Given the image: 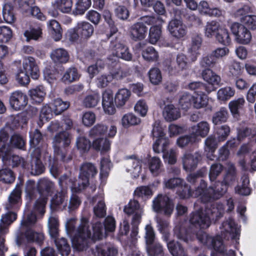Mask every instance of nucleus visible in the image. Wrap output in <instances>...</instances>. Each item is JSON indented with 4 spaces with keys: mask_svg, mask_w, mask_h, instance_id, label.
<instances>
[{
    "mask_svg": "<svg viewBox=\"0 0 256 256\" xmlns=\"http://www.w3.org/2000/svg\"><path fill=\"white\" fill-rule=\"evenodd\" d=\"M202 75L203 79L212 85H217L220 82V78L209 68L204 70Z\"/></svg>",
    "mask_w": 256,
    "mask_h": 256,
    "instance_id": "nucleus-38",
    "label": "nucleus"
},
{
    "mask_svg": "<svg viewBox=\"0 0 256 256\" xmlns=\"http://www.w3.org/2000/svg\"><path fill=\"white\" fill-rule=\"evenodd\" d=\"M228 185L224 181L216 182L214 188L210 186L208 188L204 194L200 197L202 202L206 204L220 198L226 192Z\"/></svg>",
    "mask_w": 256,
    "mask_h": 256,
    "instance_id": "nucleus-6",
    "label": "nucleus"
},
{
    "mask_svg": "<svg viewBox=\"0 0 256 256\" xmlns=\"http://www.w3.org/2000/svg\"><path fill=\"white\" fill-rule=\"evenodd\" d=\"M242 184L238 186L236 188V191L237 193L242 196H248L250 193V190L248 186L250 182L248 175L244 174L242 177Z\"/></svg>",
    "mask_w": 256,
    "mask_h": 256,
    "instance_id": "nucleus-49",
    "label": "nucleus"
},
{
    "mask_svg": "<svg viewBox=\"0 0 256 256\" xmlns=\"http://www.w3.org/2000/svg\"><path fill=\"white\" fill-rule=\"evenodd\" d=\"M100 100V96L98 94L88 95L84 98L83 104L86 108H94L98 104Z\"/></svg>",
    "mask_w": 256,
    "mask_h": 256,
    "instance_id": "nucleus-60",
    "label": "nucleus"
},
{
    "mask_svg": "<svg viewBox=\"0 0 256 256\" xmlns=\"http://www.w3.org/2000/svg\"><path fill=\"white\" fill-rule=\"evenodd\" d=\"M54 4L62 12L68 13L72 10V0H56Z\"/></svg>",
    "mask_w": 256,
    "mask_h": 256,
    "instance_id": "nucleus-64",
    "label": "nucleus"
},
{
    "mask_svg": "<svg viewBox=\"0 0 256 256\" xmlns=\"http://www.w3.org/2000/svg\"><path fill=\"white\" fill-rule=\"evenodd\" d=\"M70 143V138L68 132L63 131L57 134L53 138L54 152H56V149L65 148Z\"/></svg>",
    "mask_w": 256,
    "mask_h": 256,
    "instance_id": "nucleus-18",
    "label": "nucleus"
},
{
    "mask_svg": "<svg viewBox=\"0 0 256 256\" xmlns=\"http://www.w3.org/2000/svg\"><path fill=\"white\" fill-rule=\"evenodd\" d=\"M36 188L40 196H48L54 192L55 186L52 182L48 178H43L38 182Z\"/></svg>",
    "mask_w": 256,
    "mask_h": 256,
    "instance_id": "nucleus-21",
    "label": "nucleus"
},
{
    "mask_svg": "<svg viewBox=\"0 0 256 256\" xmlns=\"http://www.w3.org/2000/svg\"><path fill=\"white\" fill-rule=\"evenodd\" d=\"M196 236L198 242L208 248H213L216 251L222 254L224 256L228 253V250L225 249L222 238L220 236L212 238L202 230H200L196 232Z\"/></svg>",
    "mask_w": 256,
    "mask_h": 256,
    "instance_id": "nucleus-3",
    "label": "nucleus"
},
{
    "mask_svg": "<svg viewBox=\"0 0 256 256\" xmlns=\"http://www.w3.org/2000/svg\"><path fill=\"white\" fill-rule=\"evenodd\" d=\"M229 114L226 108H221L216 112L212 117V122L214 124L218 125L227 121Z\"/></svg>",
    "mask_w": 256,
    "mask_h": 256,
    "instance_id": "nucleus-36",
    "label": "nucleus"
},
{
    "mask_svg": "<svg viewBox=\"0 0 256 256\" xmlns=\"http://www.w3.org/2000/svg\"><path fill=\"white\" fill-rule=\"evenodd\" d=\"M40 150L38 148L36 149L31 154L30 172L32 175H40L44 170V167L40 158Z\"/></svg>",
    "mask_w": 256,
    "mask_h": 256,
    "instance_id": "nucleus-12",
    "label": "nucleus"
},
{
    "mask_svg": "<svg viewBox=\"0 0 256 256\" xmlns=\"http://www.w3.org/2000/svg\"><path fill=\"white\" fill-rule=\"evenodd\" d=\"M12 156V149L8 144H3L0 146V158L4 164L10 162Z\"/></svg>",
    "mask_w": 256,
    "mask_h": 256,
    "instance_id": "nucleus-53",
    "label": "nucleus"
},
{
    "mask_svg": "<svg viewBox=\"0 0 256 256\" xmlns=\"http://www.w3.org/2000/svg\"><path fill=\"white\" fill-rule=\"evenodd\" d=\"M2 15L4 21L11 24L16 20L14 7L10 4H5L2 8Z\"/></svg>",
    "mask_w": 256,
    "mask_h": 256,
    "instance_id": "nucleus-48",
    "label": "nucleus"
},
{
    "mask_svg": "<svg viewBox=\"0 0 256 256\" xmlns=\"http://www.w3.org/2000/svg\"><path fill=\"white\" fill-rule=\"evenodd\" d=\"M76 27L80 36L84 38H90L94 31L93 26L88 22H79Z\"/></svg>",
    "mask_w": 256,
    "mask_h": 256,
    "instance_id": "nucleus-30",
    "label": "nucleus"
},
{
    "mask_svg": "<svg viewBox=\"0 0 256 256\" xmlns=\"http://www.w3.org/2000/svg\"><path fill=\"white\" fill-rule=\"evenodd\" d=\"M50 57L54 62L56 64L66 63L69 60L68 52L62 48L54 50L50 54Z\"/></svg>",
    "mask_w": 256,
    "mask_h": 256,
    "instance_id": "nucleus-27",
    "label": "nucleus"
},
{
    "mask_svg": "<svg viewBox=\"0 0 256 256\" xmlns=\"http://www.w3.org/2000/svg\"><path fill=\"white\" fill-rule=\"evenodd\" d=\"M54 241L60 254L63 256H68L70 252V246L66 240L62 238L55 240Z\"/></svg>",
    "mask_w": 256,
    "mask_h": 256,
    "instance_id": "nucleus-54",
    "label": "nucleus"
},
{
    "mask_svg": "<svg viewBox=\"0 0 256 256\" xmlns=\"http://www.w3.org/2000/svg\"><path fill=\"white\" fill-rule=\"evenodd\" d=\"M230 129L228 126L224 124L216 128L217 139L219 142L224 141L229 136Z\"/></svg>",
    "mask_w": 256,
    "mask_h": 256,
    "instance_id": "nucleus-58",
    "label": "nucleus"
},
{
    "mask_svg": "<svg viewBox=\"0 0 256 256\" xmlns=\"http://www.w3.org/2000/svg\"><path fill=\"white\" fill-rule=\"evenodd\" d=\"M69 106L68 102H64L60 98H56L54 101L52 110L56 115H58L66 110Z\"/></svg>",
    "mask_w": 256,
    "mask_h": 256,
    "instance_id": "nucleus-51",
    "label": "nucleus"
},
{
    "mask_svg": "<svg viewBox=\"0 0 256 256\" xmlns=\"http://www.w3.org/2000/svg\"><path fill=\"white\" fill-rule=\"evenodd\" d=\"M235 90L230 86H226L220 88L217 92V98L218 100L225 102L232 97Z\"/></svg>",
    "mask_w": 256,
    "mask_h": 256,
    "instance_id": "nucleus-46",
    "label": "nucleus"
},
{
    "mask_svg": "<svg viewBox=\"0 0 256 256\" xmlns=\"http://www.w3.org/2000/svg\"><path fill=\"white\" fill-rule=\"evenodd\" d=\"M147 31V27L142 22H138L130 28V37L134 41L142 40L146 38Z\"/></svg>",
    "mask_w": 256,
    "mask_h": 256,
    "instance_id": "nucleus-15",
    "label": "nucleus"
},
{
    "mask_svg": "<svg viewBox=\"0 0 256 256\" xmlns=\"http://www.w3.org/2000/svg\"><path fill=\"white\" fill-rule=\"evenodd\" d=\"M220 230L221 236L224 238L232 239L238 244L240 233V226L232 219L230 218L224 221L220 226Z\"/></svg>",
    "mask_w": 256,
    "mask_h": 256,
    "instance_id": "nucleus-4",
    "label": "nucleus"
},
{
    "mask_svg": "<svg viewBox=\"0 0 256 256\" xmlns=\"http://www.w3.org/2000/svg\"><path fill=\"white\" fill-rule=\"evenodd\" d=\"M205 152L213 153L218 147V140L214 136H208L204 141Z\"/></svg>",
    "mask_w": 256,
    "mask_h": 256,
    "instance_id": "nucleus-62",
    "label": "nucleus"
},
{
    "mask_svg": "<svg viewBox=\"0 0 256 256\" xmlns=\"http://www.w3.org/2000/svg\"><path fill=\"white\" fill-rule=\"evenodd\" d=\"M210 130V124L206 121H202L192 127V132L198 140V136L205 138Z\"/></svg>",
    "mask_w": 256,
    "mask_h": 256,
    "instance_id": "nucleus-23",
    "label": "nucleus"
},
{
    "mask_svg": "<svg viewBox=\"0 0 256 256\" xmlns=\"http://www.w3.org/2000/svg\"><path fill=\"white\" fill-rule=\"evenodd\" d=\"M8 164L12 168L20 166L23 169H29L28 162L24 158L16 154L12 155Z\"/></svg>",
    "mask_w": 256,
    "mask_h": 256,
    "instance_id": "nucleus-50",
    "label": "nucleus"
},
{
    "mask_svg": "<svg viewBox=\"0 0 256 256\" xmlns=\"http://www.w3.org/2000/svg\"><path fill=\"white\" fill-rule=\"evenodd\" d=\"M30 96L36 103H40L44 100L46 93L42 87H37L29 91Z\"/></svg>",
    "mask_w": 256,
    "mask_h": 256,
    "instance_id": "nucleus-57",
    "label": "nucleus"
},
{
    "mask_svg": "<svg viewBox=\"0 0 256 256\" xmlns=\"http://www.w3.org/2000/svg\"><path fill=\"white\" fill-rule=\"evenodd\" d=\"M22 69L30 74L31 77L36 80L40 76V70L35 60L32 57L28 56L24 59L22 64Z\"/></svg>",
    "mask_w": 256,
    "mask_h": 256,
    "instance_id": "nucleus-17",
    "label": "nucleus"
},
{
    "mask_svg": "<svg viewBox=\"0 0 256 256\" xmlns=\"http://www.w3.org/2000/svg\"><path fill=\"white\" fill-rule=\"evenodd\" d=\"M188 88L197 94H204L206 92L210 93L212 90H214V89H210L206 87V84L200 82H190L188 85Z\"/></svg>",
    "mask_w": 256,
    "mask_h": 256,
    "instance_id": "nucleus-41",
    "label": "nucleus"
},
{
    "mask_svg": "<svg viewBox=\"0 0 256 256\" xmlns=\"http://www.w3.org/2000/svg\"><path fill=\"white\" fill-rule=\"evenodd\" d=\"M168 248L173 256H186L184 249L178 242L172 240L167 243Z\"/></svg>",
    "mask_w": 256,
    "mask_h": 256,
    "instance_id": "nucleus-44",
    "label": "nucleus"
},
{
    "mask_svg": "<svg viewBox=\"0 0 256 256\" xmlns=\"http://www.w3.org/2000/svg\"><path fill=\"white\" fill-rule=\"evenodd\" d=\"M222 209H198L192 212L190 222L196 228L206 229L208 228L212 221L218 220L222 214Z\"/></svg>",
    "mask_w": 256,
    "mask_h": 256,
    "instance_id": "nucleus-2",
    "label": "nucleus"
},
{
    "mask_svg": "<svg viewBox=\"0 0 256 256\" xmlns=\"http://www.w3.org/2000/svg\"><path fill=\"white\" fill-rule=\"evenodd\" d=\"M126 164L128 172L135 178L138 176L142 170V162L136 156H128Z\"/></svg>",
    "mask_w": 256,
    "mask_h": 256,
    "instance_id": "nucleus-16",
    "label": "nucleus"
},
{
    "mask_svg": "<svg viewBox=\"0 0 256 256\" xmlns=\"http://www.w3.org/2000/svg\"><path fill=\"white\" fill-rule=\"evenodd\" d=\"M202 158V154L200 152H196L193 154L186 153L182 158L184 168L187 171L194 170Z\"/></svg>",
    "mask_w": 256,
    "mask_h": 256,
    "instance_id": "nucleus-9",
    "label": "nucleus"
},
{
    "mask_svg": "<svg viewBox=\"0 0 256 256\" xmlns=\"http://www.w3.org/2000/svg\"><path fill=\"white\" fill-rule=\"evenodd\" d=\"M192 104L196 108H200L206 106L208 100L207 96L204 94H198L196 96H192Z\"/></svg>",
    "mask_w": 256,
    "mask_h": 256,
    "instance_id": "nucleus-63",
    "label": "nucleus"
},
{
    "mask_svg": "<svg viewBox=\"0 0 256 256\" xmlns=\"http://www.w3.org/2000/svg\"><path fill=\"white\" fill-rule=\"evenodd\" d=\"M25 236L28 242H35L40 244L44 240V234L42 232H36L29 229L25 232Z\"/></svg>",
    "mask_w": 256,
    "mask_h": 256,
    "instance_id": "nucleus-61",
    "label": "nucleus"
},
{
    "mask_svg": "<svg viewBox=\"0 0 256 256\" xmlns=\"http://www.w3.org/2000/svg\"><path fill=\"white\" fill-rule=\"evenodd\" d=\"M168 29L170 34L176 38H183L186 34V28L180 20H172L168 24Z\"/></svg>",
    "mask_w": 256,
    "mask_h": 256,
    "instance_id": "nucleus-14",
    "label": "nucleus"
},
{
    "mask_svg": "<svg viewBox=\"0 0 256 256\" xmlns=\"http://www.w3.org/2000/svg\"><path fill=\"white\" fill-rule=\"evenodd\" d=\"M146 250L149 256H156L159 254L162 256V248L158 243L153 244L154 240V233L152 227L150 225L146 226Z\"/></svg>",
    "mask_w": 256,
    "mask_h": 256,
    "instance_id": "nucleus-7",
    "label": "nucleus"
},
{
    "mask_svg": "<svg viewBox=\"0 0 256 256\" xmlns=\"http://www.w3.org/2000/svg\"><path fill=\"white\" fill-rule=\"evenodd\" d=\"M16 179L14 172L10 168L0 170V181L6 184H12Z\"/></svg>",
    "mask_w": 256,
    "mask_h": 256,
    "instance_id": "nucleus-55",
    "label": "nucleus"
},
{
    "mask_svg": "<svg viewBox=\"0 0 256 256\" xmlns=\"http://www.w3.org/2000/svg\"><path fill=\"white\" fill-rule=\"evenodd\" d=\"M102 105L104 112L108 114H113L116 111L114 104V97L112 92L106 90L102 94Z\"/></svg>",
    "mask_w": 256,
    "mask_h": 256,
    "instance_id": "nucleus-20",
    "label": "nucleus"
},
{
    "mask_svg": "<svg viewBox=\"0 0 256 256\" xmlns=\"http://www.w3.org/2000/svg\"><path fill=\"white\" fill-rule=\"evenodd\" d=\"M34 3V0H20V4L24 7L27 6L29 8V10L30 14L39 20L44 21L46 20V17L40 12V10L37 6H31Z\"/></svg>",
    "mask_w": 256,
    "mask_h": 256,
    "instance_id": "nucleus-24",
    "label": "nucleus"
},
{
    "mask_svg": "<svg viewBox=\"0 0 256 256\" xmlns=\"http://www.w3.org/2000/svg\"><path fill=\"white\" fill-rule=\"evenodd\" d=\"M76 220L70 218L66 224V229L68 235L71 238L73 248L81 251L88 246V241L90 238L91 232L88 230V220L82 218L78 228L75 230Z\"/></svg>",
    "mask_w": 256,
    "mask_h": 256,
    "instance_id": "nucleus-1",
    "label": "nucleus"
},
{
    "mask_svg": "<svg viewBox=\"0 0 256 256\" xmlns=\"http://www.w3.org/2000/svg\"><path fill=\"white\" fill-rule=\"evenodd\" d=\"M245 100L244 98H238L230 101L228 104V108L231 114L234 116H239L243 110Z\"/></svg>",
    "mask_w": 256,
    "mask_h": 256,
    "instance_id": "nucleus-33",
    "label": "nucleus"
},
{
    "mask_svg": "<svg viewBox=\"0 0 256 256\" xmlns=\"http://www.w3.org/2000/svg\"><path fill=\"white\" fill-rule=\"evenodd\" d=\"M256 136V129L254 126H244L238 130V138L243 140L246 138H253Z\"/></svg>",
    "mask_w": 256,
    "mask_h": 256,
    "instance_id": "nucleus-39",
    "label": "nucleus"
},
{
    "mask_svg": "<svg viewBox=\"0 0 256 256\" xmlns=\"http://www.w3.org/2000/svg\"><path fill=\"white\" fill-rule=\"evenodd\" d=\"M98 173L96 166L90 162H86L82 165L78 176V190L84 189L89 184L90 178H93Z\"/></svg>",
    "mask_w": 256,
    "mask_h": 256,
    "instance_id": "nucleus-5",
    "label": "nucleus"
},
{
    "mask_svg": "<svg viewBox=\"0 0 256 256\" xmlns=\"http://www.w3.org/2000/svg\"><path fill=\"white\" fill-rule=\"evenodd\" d=\"M168 248L173 256H186L184 249L178 242L172 240L167 243Z\"/></svg>",
    "mask_w": 256,
    "mask_h": 256,
    "instance_id": "nucleus-43",
    "label": "nucleus"
},
{
    "mask_svg": "<svg viewBox=\"0 0 256 256\" xmlns=\"http://www.w3.org/2000/svg\"><path fill=\"white\" fill-rule=\"evenodd\" d=\"M221 28L220 23L215 20H212L206 22L204 26V35L208 38H212L218 33Z\"/></svg>",
    "mask_w": 256,
    "mask_h": 256,
    "instance_id": "nucleus-34",
    "label": "nucleus"
},
{
    "mask_svg": "<svg viewBox=\"0 0 256 256\" xmlns=\"http://www.w3.org/2000/svg\"><path fill=\"white\" fill-rule=\"evenodd\" d=\"M92 146L97 150L106 152L110 150V143L106 138H99L94 141Z\"/></svg>",
    "mask_w": 256,
    "mask_h": 256,
    "instance_id": "nucleus-56",
    "label": "nucleus"
},
{
    "mask_svg": "<svg viewBox=\"0 0 256 256\" xmlns=\"http://www.w3.org/2000/svg\"><path fill=\"white\" fill-rule=\"evenodd\" d=\"M58 184L61 188L62 193L65 192V190L68 186H70L72 192H78L82 190H78V186H76L74 180L64 174L62 175L58 179Z\"/></svg>",
    "mask_w": 256,
    "mask_h": 256,
    "instance_id": "nucleus-22",
    "label": "nucleus"
},
{
    "mask_svg": "<svg viewBox=\"0 0 256 256\" xmlns=\"http://www.w3.org/2000/svg\"><path fill=\"white\" fill-rule=\"evenodd\" d=\"M91 0H78L73 10V14L77 15L83 14L90 6Z\"/></svg>",
    "mask_w": 256,
    "mask_h": 256,
    "instance_id": "nucleus-40",
    "label": "nucleus"
},
{
    "mask_svg": "<svg viewBox=\"0 0 256 256\" xmlns=\"http://www.w3.org/2000/svg\"><path fill=\"white\" fill-rule=\"evenodd\" d=\"M175 204L176 208H187L180 204L178 200L170 199L165 194H159L153 200V208H173Z\"/></svg>",
    "mask_w": 256,
    "mask_h": 256,
    "instance_id": "nucleus-10",
    "label": "nucleus"
},
{
    "mask_svg": "<svg viewBox=\"0 0 256 256\" xmlns=\"http://www.w3.org/2000/svg\"><path fill=\"white\" fill-rule=\"evenodd\" d=\"M49 233L52 239L56 240L58 236V222L56 216H50L48 221Z\"/></svg>",
    "mask_w": 256,
    "mask_h": 256,
    "instance_id": "nucleus-42",
    "label": "nucleus"
},
{
    "mask_svg": "<svg viewBox=\"0 0 256 256\" xmlns=\"http://www.w3.org/2000/svg\"><path fill=\"white\" fill-rule=\"evenodd\" d=\"M168 70L173 73L178 72L188 68V58L183 54H178L176 62H170L167 64Z\"/></svg>",
    "mask_w": 256,
    "mask_h": 256,
    "instance_id": "nucleus-13",
    "label": "nucleus"
},
{
    "mask_svg": "<svg viewBox=\"0 0 256 256\" xmlns=\"http://www.w3.org/2000/svg\"><path fill=\"white\" fill-rule=\"evenodd\" d=\"M78 78L79 75L77 70L74 68H70L66 70L62 80L65 83L70 84L77 80Z\"/></svg>",
    "mask_w": 256,
    "mask_h": 256,
    "instance_id": "nucleus-52",
    "label": "nucleus"
},
{
    "mask_svg": "<svg viewBox=\"0 0 256 256\" xmlns=\"http://www.w3.org/2000/svg\"><path fill=\"white\" fill-rule=\"evenodd\" d=\"M202 42V38L198 36H194L192 38V44L188 50L189 56L192 62H194L199 54L200 49Z\"/></svg>",
    "mask_w": 256,
    "mask_h": 256,
    "instance_id": "nucleus-25",
    "label": "nucleus"
},
{
    "mask_svg": "<svg viewBox=\"0 0 256 256\" xmlns=\"http://www.w3.org/2000/svg\"><path fill=\"white\" fill-rule=\"evenodd\" d=\"M113 54L118 58L124 60L130 61L132 60V54L130 52L128 48L125 45L118 43L115 45L114 52Z\"/></svg>",
    "mask_w": 256,
    "mask_h": 256,
    "instance_id": "nucleus-26",
    "label": "nucleus"
},
{
    "mask_svg": "<svg viewBox=\"0 0 256 256\" xmlns=\"http://www.w3.org/2000/svg\"><path fill=\"white\" fill-rule=\"evenodd\" d=\"M170 142L168 138L165 136L157 139L153 144L154 151L156 153L167 152V148L169 145Z\"/></svg>",
    "mask_w": 256,
    "mask_h": 256,
    "instance_id": "nucleus-47",
    "label": "nucleus"
},
{
    "mask_svg": "<svg viewBox=\"0 0 256 256\" xmlns=\"http://www.w3.org/2000/svg\"><path fill=\"white\" fill-rule=\"evenodd\" d=\"M230 28L238 42L244 44L250 43L252 40V34L244 25L238 22H234L231 24Z\"/></svg>",
    "mask_w": 256,
    "mask_h": 256,
    "instance_id": "nucleus-8",
    "label": "nucleus"
},
{
    "mask_svg": "<svg viewBox=\"0 0 256 256\" xmlns=\"http://www.w3.org/2000/svg\"><path fill=\"white\" fill-rule=\"evenodd\" d=\"M131 92L126 88L120 90L115 96L114 102L117 107L124 106L129 100Z\"/></svg>",
    "mask_w": 256,
    "mask_h": 256,
    "instance_id": "nucleus-32",
    "label": "nucleus"
},
{
    "mask_svg": "<svg viewBox=\"0 0 256 256\" xmlns=\"http://www.w3.org/2000/svg\"><path fill=\"white\" fill-rule=\"evenodd\" d=\"M216 40L218 42L224 46H228L231 42V38L229 32L225 28L222 27L216 34Z\"/></svg>",
    "mask_w": 256,
    "mask_h": 256,
    "instance_id": "nucleus-35",
    "label": "nucleus"
},
{
    "mask_svg": "<svg viewBox=\"0 0 256 256\" xmlns=\"http://www.w3.org/2000/svg\"><path fill=\"white\" fill-rule=\"evenodd\" d=\"M38 209H24L21 224L22 226L28 227L29 225L34 224L38 216H36ZM40 214L42 216L45 213L44 209H39Z\"/></svg>",
    "mask_w": 256,
    "mask_h": 256,
    "instance_id": "nucleus-19",
    "label": "nucleus"
},
{
    "mask_svg": "<svg viewBox=\"0 0 256 256\" xmlns=\"http://www.w3.org/2000/svg\"><path fill=\"white\" fill-rule=\"evenodd\" d=\"M163 116L167 121L171 122L178 118L180 116V113L178 108L170 104L165 106Z\"/></svg>",
    "mask_w": 256,
    "mask_h": 256,
    "instance_id": "nucleus-29",
    "label": "nucleus"
},
{
    "mask_svg": "<svg viewBox=\"0 0 256 256\" xmlns=\"http://www.w3.org/2000/svg\"><path fill=\"white\" fill-rule=\"evenodd\" d=\"M140 122V119L132 113L124 115L122 119V125L124 127L136 125Z\"/></svg>",
    "mask_w": 256,
    "mask_h": 256,
    "instance_id": "nucleus-59",
    "label": "nucleus"
},
{
    "mask_svg": "<svg viewBox=\"0 0 256 256\" xmlns=\"http://www.w3.org/2000/svg\"><path fill=\"white\" fill-rule=\"evenodd\" d=\"M48 26L54 40H60L62 38V30L59 22L52 20L48 21Z\"/></svg>",
    "mask_w": 256,
    "mask_h": 256,
    "instance_id": "nucleus-31",
    "label": "nucleus"
},
{
    "mask_svg": "<svg viewBox=\"0 0 256 256\" xmlns=\"http://www.w3.org/2000/svg\"><path fill=\"white\" fill-rule=\"evenodd\" d=\"M148 163L149 170L154 176H158L162 172L163 164L160 158L156 156L151 158Z\"/></svg>",
    "mask_w": 256,
    "mask_h": 256,
    "instance_id": "nucleus-28",
    "label": "nucleus"
},
{
    "mask_svg": "<svg viewBox=\"0 0 256 256\" xmlns=\"http://www.w3.org/2000/svg\"><path fill=\"white\" fill-rule=\"evenodd\" d=\"M26 140L19 134L14 133L10 136V144L12 148L20 150L26 148Z\"/></svg>",
    "mask_w": 256,
    "mask_h": 256,
    "instance_id": "nucleus-37",
    "label": "nucleus"
},
{
    "mask_svg": "<svg viewBox=\"0 0 256 256\" xmlns=\"http://www.w3.org/2000/svg\"><path fill=\"white\" fill-rule=\"evenodd\" d=\"M28 97L20 91H15L11 94L9 102L11 108L15 110H23L28 104Z\"/></svg>",
    "mask_w": 256,
    "mask_h": 256,
    "instance_id": "nucleus-11",
    "label": "nucleus"
},
{
    "mask_svg": "<svg viewBox=\"0 0 256 256\" xmlns=\"http://www.w3.org/2000/svg\"><path fill=\"white\" fill-rule=\"evenodd\" d=\"M96 252L98 256H115L118 254L116 248L106 245L97 246Z\"/></svg>",
    "mask_w": 256,
    "mask_h": 256,
    "instance_id": "nucleus-45",
    "label": "nucleus"
}]
</instances>
